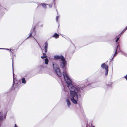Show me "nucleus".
Masks as SVG:
<instances>
[{
    "instance_id": "ddd939ff",
    "label": "nucleus",
    "mask_w": 127,
    "mask_h": 127,
    "mask_svg": "<svg viewBox=\"0 0 127 127\" xmlns=\"http://www.w3.org/2000/svg\"><path fill=\"white\" fill-rule=\"evenodd\" d=\"M22 83H23L25 84L26 83V81L25 80V78H23L22 79Z\"/></svg>"
},
{
    "instance_id": "a878e982",
    "label": "nucleus",
    "mask_w": 127,
    "mask_h": 127,
    "mask_svg": "<svg viewBox=\"0 0 127 127\" xmlns=\"http://www.w3.org/2000/svg\"><path fill=\"white\" fill-rule=\"evenodd\" d=\"M126 27L127 28V27Z\"/></svg>"
},
{
    "instance_id": "f03ea898",
    "label": "nucleus",
    "mask_w": 127,
    "mask_h": 127,
    "mask_svg": "<svg viewBox=\"0 0 127 127\" xmlns=\"http://www.w3.org/2000/svg\"><path fill=\"white\" fill-rule=\"evenodd\" d=\"M54 58L57 60L58 59H60L62 61L60 62V66L61 68H64L66 65V62L65 61L64 57L62 55H56L54 56Z\"/></svg>"
},
{
    "instance_id": "9d476101",
    "label": "nucleus",
    "mask_w": 127,
    "mask_h": 127,
    "mask_svg": "<svg viewBox=\"0 0 127 127\" xmlns=\"http://www.w3.org/2000/svg\"><path fill=\"white\" fill-rule=\"evenodd\" d=\"M40 5L42 6V7L44 8H46V5H48V4H46L45 3H41L40 4Z\"/></svg>"
},
{
    "instance_id": "423d86ee",
    "label": "nucleus",
    "mask_w": 127,
    "mask_h": 127,
    "mask_svg": "<svg viewBox=\"0 0 127 127\" xmlns=\"http://www.w3.org/2000/svg\"><path fill=\"white\" fill-rule=\"evenodd\" d=\"M48 43L47 42L45 43V46L43 50L44 51L45 53H46L47 51V49L48 48Z\"/></svg>"
},
{
    "instance_id": "4be33fe9",
    "label": "nucleus",
    "mask_w": 127,
    "mask_h": 127,
    "mask_svg": "<svg viewBox=\"0 0 127 127\" xmlns=\"http://www.w3.org/2000/svg\"><path fill=\"white\" fill-rule=\"evenodd\" d=\"M15 127H18L16 124L15 125Z\"/></svg>"
},
{
    "instance_id": "b1692460",
    "label": "nucleus",
    "mask_w": 127,
    "mask_h": 127,
    "mask_svg": "<svg viewBox=\"0 0 127 127\" xmlns=\"http://www.w3.org/2000/svg\"><path fill=\"white\" fill-rule=\"evenodd\" d=\"M107 86H110V85L109 84H107Z\"/></svg>"
},
{
    "instance_id": "a211bd4d",
    "label": "nucleus",
    "mask_w": 127,
    "mask_h": 127,
    "mask_svg": "<svg viewBox=\"0 0 127 127\" xmlns=\"http://www.w3.org/2000/svg\"><path fill=\"white\" fill-rule=\"evenodd\" d=\"M123 33H122V32L120 34L118 35V37H120L121 35H122V34Z\"/></svg>"
},
{
    "instance_id": "5701e85b",
    "label": "nucleus",
    "mask_w": 127,
    "mask_h": 127,
    "mask_svg": "<svg viewBox=\"0 0 127 127\" xmlns=\"http://www.w3.org/2000/svg\"><path fill=\"white\" fill-rule=\"evenodd\" d=\"M36 28V27L35 26L34 27V28H33V30H34V29H35Z\"/></svg>"
},
{
    "instance_id": "dca6fc26",
    "label": "nucleus",
    "mask_w": 127,
    "mask_h": 127,
    "mask_svg": "<svg viewBox=\"0 0 127 127\" xmlns=\"http://www.w3.org/2000/svg\"><path fill=\"white\" fill-rule=\"evenodd\" d=\"M32 33L31 32V33L30 35L27 37V38H29V37H32L34 39H35L34 38V37H33V36L32 35Z\"/></svg>"
},
{
    "instance_id": "39448f33",
    "label": "nucleus",
    "mask_w": 127,
    "mask_h": 127,
    "mask_svg": "<svg viewBox=\"0 0 127 127\" xmlns=\"http://www.w3.org/2000/svg\"><path fill=\"white\" fill-rule=\"evenodd\" d=\"M101 67L103 69H105V75H107L108 74V66L105 63L102 64L101 65Z\"/></svg>"
},
{
    "instance_id": "f8f14e48",
    "label": "nucleus",
    "mask_w": 127,
    "mask_h": 127,
    "mask_svg": "<svg viewBox=\"0 0 127 127\" xmlns=\"http://www.w3.org/2000/svg\"><path fill=\"white\" fill-rule=\"evenodd\" d=\"M45 64H48L49 60L47 58H46L45 60Z\"/></svg>"
},
{
    "instance_id": "aec40b11",
    "label": "nucleus",
    "mask_w": 127,
    "mask_h": 127,
    "mask_svg": "<svg viewBox=\"0 0 127 127\" xmlns=\"http://www.w3.org/2000/svg\"><path fill=\"white\" fill-rule=\"evenodd\" d=\"M49 7L50 8H51L52 6V5L51 4H49Z\"/></svg>"
},
{
    "instance_id": "6e6552de",
    "label": "nucleus",
    "mask_w": 127,
    "mask_h": 127,
    "mask_svg": "<svg viewBox=\"0 0 127 127\" xmlns=\"http://www.w3.org/2000/svg\"><path fill=\"white\" fill-rule=\"evenodd\" d=\"M117 43H118V45L116 47V51L115 52L114 54L113 57H114L117 54V49L118 48V47H119V42Z\"/></svg>"
},
{
    "instance_id": "f257e3e1",
    "label": "nucleus",
    "mask_w": 127,
    "mask_h": 127,
    "mask_svg": "<svg viewBox=\"0 0 127 127\" xmlns=\"http://www.w3.org/2000/svg\"><path fill=\"white\" fill-rule=\"evenodd\" d=\"M63 74L65 80L67 84V87L70 90V99L72 102L76 104L78 100V96L77 93L79 92V89L78 87H75L72 84V82L65 71H63Z\"/></svg>"
},
{
    "instance_id": "0eeeda50",
    "label": "nucleus",
    "mask_w": 127,
    "mask_h": 127,
    "mask_svg": "<svg viewBox=\"0 0 127 127\" xmlns=\"http://www.w3.org/2000/svg\"><path fill=\"white\" fill-rule=\"evenodd\" d=\"M66 101L67 102V104L69 107L71 105V103L70 102L69 99L68 98L66 99Z\"/></svg>"
},
{
    "instance_id": "2eb2a0df",
    "label": "nucleus",
    "mask_w": 127,
    "mask_h": 127,
    "mask_svg": "<svg viewBox=\"0 0 127 127\" xmlns=\"http://www.w3.org/2000/svg\"><path fill=\"white\" fill-rule=\"evenodd\" d=\"M118 37L117 39H116V42H117V44L118 45V43H117L118 42H119H119H118V40H119V38H120V37Z\"/></svg>"
},
{
    "instance_id": "1a4fd4ad",
    "label": "nucleus",
    "mask_w": 127,
    "mask_h": 127,
    "mask_svg": "<svg viewBox=\"0 0 127 127\" xmlns=\"http://www.w3.org/2000/svg\"><path fill=\"white\" fill-rule=\"evenodd\" d=\"M59 35L56 33H55L53 36V37H55V38H57L59 37Z\"/></svg>"
},
{
    "instance_id": "20e7f679",
    "label": "nucleus",
    "mask_w": 127,
    "mask_h": 127,
    "mask_svg": "<svg viewBox=\"0 0 127 127\" xmlns=\"http://www.w3.org/2000/svg\"><path fill=\"white\" fill-rule=\"evenodd\" d=\"M14 81H13L12 87L13 89L16 90L17 91L21 87L22 83H21L18 82L15 84Z\"/></svg>"
},
{
    "instance_id": "9b49d317",
    "label": "nucleus",
    "mask_w": 127,
    "mask_h": 127,
    "mask_svg": "<svg viewBox=\"0 0 127 127\" xmlns=\"http://www.w3.org/2000/svg\"><path fill=\"white\" fill-rule=\"evenodd\" d=\"M43 55L44 56H41V58L43 59L44 58H46L47 57V56H46V54L45 53H43Z\"/></svg>"
},
{
    "instance_id": "4468645a",
    "label": "nucleus",
    "mask_w": 127,
    "mask_h": 127,
    "mask_svg": "<svg viewBox=\"0 0 127 127\" xmlns=\"http://www.w3.org/2000/svg\"><path fill=\"white\" fill-rule=\"evenodd\" d=\"M7 50H10V52L11 53H12V54H13V53H14V52H12V51H14V50H13V49H10V50H9V49H6Z\"/></svg>"
},
{
    "instance_id": "412c9836",
    "label": "nucleus",
    "mask_w": 127,
    "mask_h": 127,
    "mask_svg": "<svg viewBox=\"0 0 127 127\" xmlns=\"http://www.w3.org/2000/svg\"><path fill=\"white\" fill-rule=\"evenodd\" d=\"M124 77L126 78V79H127V74L126 76H124Z\"/></svg>"
},
{
    "instance_id": "6ab92c4d",
    "label": "nucleus",
    "mask_w": 127,
    "mask_h": 127,
    "mask_svg": "<svg viewBox=\"0 0 127 127\" xmlns=\"http://www.w3.org/2000/svg\"><path fill=\"white\" fill-rule=\"evenodd\" d=\"M58 18H59V16H57L56 17V21H58Z\"/></svg>"
},
{
    "instance_id": "7ed1b4c3",
    "label": "nucleus",
    "mask_w": 127,
    "mask_h": 127,
    "mask_svg": "<svg viewBox=\"0 0 127 127\" xmlns=\"http://www.w3.org/2000/svg\"><path fill=\"white\" fill-rule=\"evenodd\" d=\"M53 68L54 70L57 73L58 76L60 77L62 76V74L61 70L58 66L56 63H53L52 64Z\"/></svg>"
},
{
    "instance_id": "f3484780",
    "label": "nucleus",
    "mask_w": 127,
    "mask_h": 127,
    "mask_svg": "<svg viewBox=\"0 0 127 127\" xmlns=\"http://www.w3.org/2000/svg\"><path fill=\"white\" fill-rule=\"evenodd\" d=\"M127 29V28L126 27L125 29L122 31V33H124Z\"/></svg>"
},
{
    "instance_id": "393cba45",
    "label": "nucleus",
    "mask_w": 127,
    "mask_h": 127,
    "mask_svg": "<svg viewBox=\"0 0 127 127\" xmlns=\"http://www.w3.org/2000/svg\"><path fill=\"white\" fill-rule=\"evenodd\" d=\"M92 127H95V126H93Z\"/></svg>"
}]
</instances>
